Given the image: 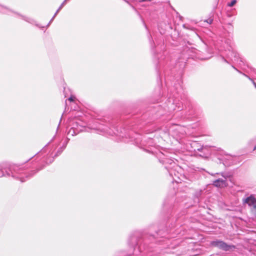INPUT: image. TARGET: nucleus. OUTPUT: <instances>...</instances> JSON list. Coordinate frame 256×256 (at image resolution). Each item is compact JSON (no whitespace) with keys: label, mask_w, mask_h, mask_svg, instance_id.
I'll list each match as a JSON object with an SVG mask.
<instances>
[{"label":"nucleus","mask_w":256,"mask_h":256,"mask_svg":"<svg viewBox=\"0 0 256 256\" xmlns=\"http://www.w3.org/2000/svg\"><path fill=\"white\" fill-rule=\"evenodd\" d=\"M254 70V72H256V70Z\"/></svg>","instance_id":"15"},{"label":"nucleus","mask_w":256,"mask_h":256,"mask_svg":"<svg viewBox=\"0 0 256 256\" xmlns=\"http://www.w3.org/2000/svg\"><path fill=\"white\" fill-rule=\"evenodd\" d=\"M244 202L248 204L250 206H252L256 210V199L252 195L244 200Z\"/></svg>","instance_id":"4"},{"label":"nucleus","mask_w":256,"mask_h":256,"mask_svg":"<svg viewBox=\"0 0 256 256\" xmlns=\"http://www.w3.org/2000/svg\"><path fill=\"white\" fill-rule=\"evenodd\" d=\"M232 67L234 68L235 70H238V72H239L237 69H236V68H235V67H234V66H232Z\"/></svg>","instance_id":"14"},{"label":"nucleus","mask_w":256,"mask_h":256,"mask_svg":"<svg viewBox=\"0 0 256 256\" xmlns=\"http://www.w3.org/2000/svg\"><path fill=\"white\" fill-rule=\"evenodd\" d=\"M226 44L227 50L228 51V52L226 54L227 57L228 58H230L234 62L237 63L240 66H242L244 62L243 61L242 58L240 56L239 54L234 50L231 43L230 44L227 43ZM225 50L226 51V50Z\"/></svg>","instance_id":"1"},{"label":"nucleus","mask_w":256,"mask_h":256,"mask_svg":"<svg viewBox=\"0 0 256 256\" xmlns=\"http://www.w3.org/2000/svg\"><path fill=\"white\" fill-rule=\"evenodd\" d=\"M210 244L212 246L217 247L224 251H228L231 249L236 248L234 246L228 245L224 242L220 240L212 241L211 242Z\"/></svg>","instance_id":"2"},{"label":"nucleus","mask_w":256,"mask_h":256,"mask_svg":"<svg viewBox=\"0 0 256 256\" xmlns=\"http://www.w3.org/2000/svg\"><path fill=\"white\" fill-rule=\"evenodd\" d=\"M244 75L245 76H246V77H248V79L250 80V77H248V76H246V74H244Z\"/></svg>","instance_id":"13"},{"label":"nucleus","mask_w":256,"mask_h":256,"mask_svg":"<svg viewBox=\"0 0 256 256\" xmlns=\"http://www.w3.org/2000/svg\"><path fill=\"white\" fill-rule=\"evenodd\" d=\"M21 170H21L20 168H19L18 166H16V165H14V166H10V171L12 177H16L18 178H19L22 182H24L25 181V180H24V178H22L17 176L15 175V173H19V172Z\"/></svg>","instance_id":"3"},{"label":"nucleus","mask_w":256,"mask_h":256,"mask_svg":"<svg viewBox=\"0 0 256 256\" xmlns=\"http://www.w3.org/2000/svg\"><path fill=\"white\" fill-rule=\"evenodd\" d=\"M206 22L209 24H212V19H209V20H206Z\"/></svg>","instance_id":"10"},{"label":"nucleus","mask_w":256,"mask_h":256,"mask_svg":"<svg viewBox=\"0 0 256 256\" xmlns=\"http://www.w3.org/2000/svg\"><path fill=\"white\" fill-rule=\"evenodd\" d=\"M213 184L216 187H224L226 186V180L218 179L213 182Z\"/></svg>","instance_id":"5"},{"label":"nucleus","mask_w":256,"mask_h":256,"mask_svg":"<svg viewBox=\"0 0 256 256\" xmlns=\"http://www.w3.org/2000/svg\"><path fill=\"white\" fill-rule=\"evenodd\" d=\"M74 98L73 96H71L70 98H68V100L70 102H72L74 100Z\"/></svg>","instance_id":"11"},{"label":"nucleus","mask_w":256,"mask_h":256,"mask_svg":"<svg viewBox=\"0 0 256 256\" xmlns=\"http://www.w3.org/2000/svg\"><path fill=\"white\" fill-rule=\"evenodd\" d=\"M256 150V145L254 146L253 150Z\"/></svg>","instance_id":"12"},{"label":"nucleus","mask_w":256,"mask_h":256,"mask_svg":"<svg viewBox=\"0 0 256 256\" xmlns=\"http://www.w3.org/2000/svg\"><path fill=\"white\" fill-rule=\"evenodd\" d=\"M236 0H232L230 3H228V6L232 7V6L235 4L236 3Z\"/></svg>","instance_id":"8"},{"label":"nucleus","mask_w":256,"mask_h":256,"mask_svg":"<svg viewBox=\"0 0 256 256\" xmlns=\"http://www.w3.org/2000/svg\"><path fill=\"white\" fill-rule=\"evenodd\" d=\"M6 166H0V178L2 176H10V174L6 170V173L4 174V170H5Z\"/></svg>","instance_id":"6"},{"label":"nucleus","mask_w":256,"mask_h":256,"mask_svg":"<svg viewBox=\"0 0 256 256\" xmlns=\"http://www.w3.org/2000/svg\"><path fill=\"white\" fill-rule=\"evenodd\" d=\"M1 11L2 12H6V11L7 10L6 8H4L3 7H1Z\"/></svg>","instance_id":"9"},{"label":"nucleus","mask_w":256,"mask_h":256,"mask_svg":"<svg viewBox=\"0 0 256 256\" xmlns=\"http://www.w3.org/2000/svg\"><path fill=\"white\" fill-rule=\"evenodd\" d=\"M67 0H64L63 2L61 4V5L59 7V8H58V10H56V13L54 14V16H53V17L51 19L50 22H51L54 18L56 16L59 10H61L62 8L66 4V2Z\"/></svg>","instance_id":"7"}]
</instances>
